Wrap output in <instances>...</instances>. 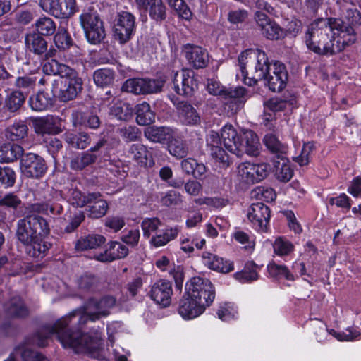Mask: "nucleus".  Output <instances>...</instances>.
<instances>
[{
  "label": "nucleus",
  "mask_w": 361,
  "mask_h": 361,
  "mask_svg": "<svg viewBox=\"0 0 361 361\" xmlns=\"http://www.w3.org/2000/svg\"><path fill=\"white\" fill-rule=\"evenodd\" d=\"M110 114L119 120H127L130 117L132 110L128 104L120 102L110 108Z\"/></svg>",
  "instance_id": "nucleus-62"
},
{
  "label": "nucleus",
  "mask_w": 361,
  "mask_h": 361,
  "mask_svg": "<svg viewBox=\"0 0 361 361\" xmlns=\"http://www.w3.org/2000/svg\"><path fill=\"white\" fill-rule=\"evenodd\" d=\"M204 288H211V281L205 278L200 276L192 277L186 283V294L194 298L200 296L199 293Z\"/></svg>",
  "instance_id": "nucleus-37"
},
{
  "label": "nucleus",
  "mask_w": 361,
  "mask_h": 361,
  "mask_svg": "<svg viewBox=\"0 0 361 361\" xmlns=\"http://www.w3.org/2000/svg\"><path fill=\"white\" fill-rule=\"evenodd\" d=\"M202 258L204 264L210 269L224 274L229 273L234 269V265L232 262L224 261L223 258L219 257L209 252H204Z\"/></svg>",
  "instance_id": "nucleus-25"
},
{
  "label": "nucleus",
  "mask_w": 361,
  "mask_h": 361,
  "mask_svg": "<svg viewBox=\"0 0 361 361\" xmlns=\"http://www.w3.org/2000/svg\"><path fill=\"white\" fill-rule=\"evenodd\" d=\"M166 83L161 77L156 79L131 78L127 80L123 85V90L135 94H148L161 92Z\"/></svg>",
  "instance_id": "nucleus-8"
},
{
  "label": "nucleus",
  "mask_w": 361,
  "mask_h": 361,
  "mask_svg": "<svg viewBox=\"0 0 361 361\" xmlns=\"http://www.w3.org/2000/svg\"><path fill=\"white\" fill-rule=\"evenodd\" d=\"M207 90L210 94L220 97L232 110H238L245 100L246 89L243 87H226L214 79H208Z\"/></svg>",
  "instance_id": "nucleus-6"
},
{
  "label": "nucleus",
  "mask_w": 361,
  "mask_h": 361,
  "mask_svg": "<svg viewBox=\"0 0 361 361\" xmlns=\"http://www.w3.org/2000/svg\"><path fill=\"white\" fill-rule=\"evenodd\" d=\"M99 197H101L99 192H92L85 195L76 188H69L66 193L68 202L76 207H83Z\"/></svg>",
  "instance_id": "nucleus-27"
},
{
  "label": "nucleus",
  "mask_w": 361,
  "mask_h": 361,
  "mask_svg": "<svg viewBox=\"0 0 361 361\" xmlns=\"http://www.w3.org/2000/svg\"><path fill=\"white\" fill-rule=\"evenodd\" d=\"M63 138L69 147L76 149H84L91 143L90 135L85 131L68 130L63 135Z\"/></svg>",
  "instance_id": "nucleus-28"
},
{
  "label": "nucleus",
  "mask_w": 361,
  "mask_h": 361,
  "mask_svg": "<svg viewBox=\"0 0 361 361\" xmlns=\"http://www.w3.org/2000/svg\"><path fill=\"white\" fill-rule=\"evenodd\" d=\"M64 87L61 89L59 98L61 102L73 100L82 90V80L73 70L71 74L64 77Z\"/></svg>",
  "instance_id": "nucleus-19"
},
{
  "label": "nucleus",
  "mask_w": 361,
  "mask_h": 361,
  "mask_svg": "<svg viewBox=\"0 0 361 361\" xmlns=\"http://www.w3.org/2000/svg\"><path fill=\"white\" fill-rule=\"evenodd\" d=\"M263 142L269 151L274 155L273 159H279L287 157L288 145L286 143H282L275 135L267 134Z\"/></svg>",
  "instance_id": "nucleus-30"
},
{
  "label": "nucleus",
  "mask_w": 361,
  "mask_h": 361,
  "mask_svg": "<svg viewBox=\"0 0 361 361\" xmlns=\"http://www.w3.org/2000/svg\"><path fill=\"white\" fill-rule=\"evenodd\" d=\"M71 122L75 128L78 126H84L94 130L98 129L102 123L99 117L97 114L94 113L85 114L78 111H75L71 114Z\"/></svg>",
  "instance_id": "nucleus-29"
},
{
  "label": "nucleus",
  "mask_w": 361,
  "mask_h": 361,
  "mask_svg": "<svg viewBox=\"0 0 361 361\" xmlns=\"http://www.w3.org/2000/svg\"><path fill=\"white\" fill-rule=\"evenodd\" d=\"M36 81V77L32 75L19 76L16 79L14 85L16 90H20L27 96L35 89Z\"/></svg>",
  "instance_id": "nucleus-49"
},
{
  "label": "nucleus",
  "mask_w": 361,
  "mask_h": 361,
  "mask_svg": "<svg viewBox=\"0 0 361 361\" xmlns=\"http://www.w3.org/2000/svg\"><path fill=\"white\" fill-rule=\"evenodd\" d=\"M272 162L276 178L285 183L289 181L293 177V171L287 157L279 159H273Z\"/></svg>",
  "instance_id": "nucleus-36"
},
{
  "label": "nucleus",
  "mask_w": 361,
  "mask_h": 361,
  "mask_svg": "<svg viewBox=\"0 0 361 361\" xmlns=\"http://www.w3.org/2000/svg\"><path fill=\"white\" fill-rule=\"evenodd\" d=\"M16 180L15 171L9 166H0V186L7 189L14 185Z\"/></svg>",
  "instance_id": "nucleus-55"
},
{
  "label": "nucleus",
  "mask_w": 361,
  "mask_h": 361,
  "mask_svg": "<svg viewBox=\"0 0 361 361\" xmlns=\"http://www.w3.org/2000/svg\"><path fill=\"white\" fill-rule=\"evenodd\" d=\"M173 130L169 127L149 126L144 130L145 137L153 142H164L170 139Z\"/></svg>",
  "instance_id": "nucleus-32"
},
{
  "label": "nucleus",
  "mask_w": 361,
  "mask_h": 361,
  "mask_svg": "<svg viewBox=\"0 0 361 361\" xmlns=\"http://www.w3.org/2000/svg\"><path fill=\"white\" fill-rule=\"evenodd\" d=\"M238 157L244 153L257 157L259 154V140L257 135L252 130H245L240 133V142H238Z\"/></svg>",
  "instance_id": "nucleus-16"
},
{
  "label": "nucleus",
  "mask_w": 361,
  "mask_h": 361,
  "mask_svg": "<svg viewBox=\"0 0 361 361\" xmlns=\"http://www.w3.org/2000/svg\"><path fill=\"white\" fill-rule=\"evenodd\" d=\"M27 126L22 121L14 123L6 130V137L11 141H19L27 137Z\"/></svg>",
  "instance_id": "nucleus-45"
},
{
  "label": "nucleus",
  "mask_w": 361,
  "mask_h": 361,
  "mask_svg": "<svg viewBox=\"0 0 361 361\" xmlns=\"http://www.w3.org/2000/svg\"><path fill=\"white\" fill-rule=\"evenodd\" d=\"M202 258L204 264L210 269L224 274L229 273L234 269V265L232 262L224 261L223 258L219 257L209 252H204Z\"/></svg>",
  "instance_id": "nucleus-24"
},
{
  "label": "nucleus",
  "mask_w": 361,
  "mask_h": 361,
  "mask_svg": "<svg viewBox=\"0 0 361 361\" xmlns=\"http://www.w3.org/2000/svg\"><path fill=\"white\" fill-rule=\"evenodd\" d=\"M50 233L47 220L37 214H27L19 219L16 225V238L26 245L27 255L35 258H43L51 244L42 238Z\"/></svg>",
  "instance_id": "nucleus-4"
},
{
  "label": "nucleus",
  "mask_w": 361,
  "mask_h": 361,
  "mask_svg": "<svg viewBox=\"0 0 361 361\" xmlns=\"http://www.w3.org/2000/svg\"><path fill=\"white\" fill-rule=\"evenodd\" d=\"M37 32L41 36L52 35L56 31V23L49 17L40 18L35 23Z\"/></svg>",
  "instance_id": "nucleus-52"
},
{
  "label": "nucleus",
  "mask_w": 361,
  "mask_h": 361,
  "mask_svg": "<svg viewBox=\"0 0 361 361\" xmlns=\"http://www.w3.org/2000/svg\"><path fill=\"white\" fill-rule=\"evenodd\" d=\"M25 44L27 51L39 56L42 59H48L55 56L56 49L48 50V42L40 34L32 32L26 35Z\"/></svg>",
  "instance_id": "nucleus-12"
},
{
  "label": "nucleus",
  "mask_w": 361,
  "mask_h": 361,
  "mask_svg": "<svg viewBox=\"0 0 361 361\" xmlns=\"http://www.w3.org/2000/svg\"><path fill=\"white\" fill-rule=\"evenodd\" d=\"M22 173L27 178L39 179L47 171V165L43 157L35 153L25 154L20 163Z\"/></svg>",
  "instance_id": "nucleus-9"
},
{
  "label": "nucleus",
  "mask_w": 361,
  "mask_h": 361,
  "mask_svg": "<svg viewBox=\"0 0 361 361\" xmlns=\"http://www.w3.org/2000/svg\"><path fill=\"white\" fill-rule=\"evenodd\" d=\"M135 32V17L128 11L118 13L114 25V38L121 44L128 42Z\"/></svg>",
  "instance_id": "nucleus-10"
},
{
  "label": "nucleus",
  "mask_w": 361,
  "mask_h": 361,
  "mask_svg": "<svg viewBox=\"0 0 361 361\" xmlns=\"http://www.w3.org/2000/svg\"><path fill=\"white\" fill-rule=\"evenodd\" d=\"M200 296L192 298L196 300L199 306L204 310L206 307L209 306L215 298L214 287L211 283V288H204L199 293Z\"/></svg>",
  "instance_id": "nucleus-56"
},
{
  "label": "nucleus",
  "mask_w": 361,
  "mask_h": 361,
  "mask_svg": "<svg viewBox=\"0 0 361 361\" xmlns=\"http://www.w3.org/2000/svg\"><path fill=\"white\" fill-rule=\"evenodd\" d=\"M188 62L196 69L205 68L209 63L207 51L197 45L186 44L182 49Z\"/></svg>",
  "instance_id": "nucleus-18"
},
{
  "label": "nucleus",
  "mask_w": 361,
  "mask_h": 361,
  "mask_svg": "<svg viewBox=\"0 0 361 361\" xmlns=\"http://www.w3.org/2000/svg\"><path fill=\"white\" fill-rule=\"evenodd\" d=\"M128 254V248L123 244L111 241L109 247L103 252L94 255V259L101 262H111L116 259L126 257Z\"/></svg>",
  "instance_id": "nucleus-22"
},
{
  "label": "nucleus",
  "mask_w": 361,
  "mask_h": 361,
  "mask_svg": "<svg viewBox=\"0 0 361 361\" xmlns=\"http://www.w3.org/2000/svg\"><path fill=\"white\" fill-rule=\"evenodd\" d=\"M168 148L169 153L178 159L186 157L188 152L186 142L180 139H173L170 142Z\"/></svg>",
  "instance_id": "nucleus-54"
},
{
  "label": "nucleus",
  "mask_w": 361,
  "mask_h": 361,
  "mask_svg": "<svg viewBox=\"0 0 361 361\" xmlns=\"http://www.w3.org/2000/svg\"><path fill=\"white\" fill-rule=\"evenodd\" d=\"M118 133L122 139L127 142L137 140L141 134L140 129L135 126H126L120 128Z\"/></svg>",
  "instance_id": "nucleus-60"
},
{
  "label": "nucleus",
  "mask_w": 361,
  "mask_h": 361,
  "mask_svg": "<svg viewBox=\"0 0 361 361\" xmlns=\"http://www.w3.org/2000/svg\"><path fill=\"white\" fill-rule=\"evenodd\" d=\"M238 66L245 83L249 86L262 80L272 92H281L286 86L288 74L285 65L276 61L271 66L262 50L250 49L243 51L238 56Z\"/></svg>",
  "instance_id": "nucleus-2"
},
{
  "label": "nucleus",
  "mask_w": 361,
  "mask_h": 361,
  "mask_svg": "<svg viewBox=\"0 0 361 361\" xmlns=\"http://www.w3.org/2000/svg\"><path fill=\"white\" fill-rule=\"evenodd\" d=\"M183 91H180V95L191 96L197 88V82L195 79V73L190 69L184 70Z\"/></svg>",
  "instance_id": "nucleus-51"
},
{
  "label": "nucleus",
  "mask_w": 361,
  "mask_h": 361,
  "mask_svg": "<svg viewBox=\"0 0 361 361\" xmlns=\"http://www.w3.org/2000/svg\"><path fill=\"white\" fill-rule=\"evenodd\" d=\"M23 152V148L19 145L5 144L0 147V162H13L18 158H22Z\"/></svg>",
  "instance_id": "nucleus-35"
},
{
  "label": "nucleus",
  "mask_w": 361,
  "mask_h": 361,
  "mask_svg": "<svg viewBox=\"0 0 361 361\" xmlns=\"http://www.w3.org/2000/svg\"><path fill=\"white\" fill-rule=\"evenodd\" d=\"M74 69L69 66L60 63L55 59H51L44 63L43 66V71L47 75H59L61 78H64L68 74H71Z\"/></svg>",
  "instance_id": "nucleus-44"
},
{
  "label": "nucleus",
  "mask_w": 361,
  "mask_h": 361,
  "mask_svg": "<svg viewBox=\"0 0 361 361\" xmlns=\"http://www.w3.org/2000/svg\"><path fill=\"white\" fill-rule=\"evenodd\" d=\"M56 334L64 348H71L76 353H85L92 358L102 360L103 349L98 339H91L88 336H82L79 332L68 331L63 324L58 325V320L53 326H45L39 329L32 336L14 349V354L23 361H49L41 353L33 350L31 345L44 347L51 335Z\"/></svg>",
  "instance_id": "nucleus-1"
},
{
  "label": "nucleus",
  "mask_w": 361,
  "mask_h": 361,
  "mask_svg": "<svg viewBox=\"0 0 361 361\" xmlns=\"http://www.w3.org/2000/svg\"><path fill=\"white\" fill-rule=\"evenodd\" d=\"M342 22L343 26L338 29L341 32V37L349 39L353 36V43L356 40V35L354 27L361 25V13L357 9L349 8L342 18H336Z\"/></svg>",
  "instance_id": "nucleus-20"
},
{
  "label": "nucleus",
  "mask_w": 361,
  "mask_h": 361,
  "mask_svg": "<svg viewBox=\"0 0 361 361\" xmlns=\"http://www.w3.org/2000/svg\"><path fill=\"white\" fill-rule=\"evenodd\" d=\"M247 218L257 231L265 232L270 219V209L262 202L251 204L248 209Z\"/></svg>",
  "instance_id": "nucleus-13"
},
{
  "label": "nucleus",
  "mask_w": 361,
  "mask_h": 361,
  "mask_svg": "<svg viewBox=\"0 0 361 361\" xmlns=\"http://www.w3.org/2000/svg\"><path fill=\"white\" fill-rule=\"evenodd\" d=\"M179 233L178 227L166 228L159 233L153 236L150 240V243L155 247H159L166 245L171 240L175 239Z\"/></svg>",
  "instance_id": "nucleus-42"
},
{
  "label": "nucleus",
  "mask_w": 361,
  "mask_h": 361,
  "mask_svg": "<svg viewBox=\"0 0 361 361\" xmlns=\"http://www.w3.org/2000/svg\"><path fill=\"white\" fill-rule=\"evenodd\" d=\"M260 267L254 262L249 261L245 263L244 269L240 271L236 272L234 276L237 280L243 283L251 282L258 279V271Z\"/></svg>",
  "instance_id": "nucleus-41"
},
{
  "label": "nucleus",
  "mask_w": 361,
  "mask_h": 361,
  "mask_svg": "<svg viewBox=\"0 0 361 361\" xmlns=\"http://www.w3.org/2000/svg\"><path fill=\"white\" fill-rule=\"evenodd\" d=\"M97 157V154H93L90 151L87 150L73 157L71 161L70 166L73 170H82L86 166L95 163Z\"/></svg>",
  "instance_id": "nucleus-40"
},
{
  "label": "nucleus",
  "mask_w": 361,
  "mask_h": 361,
  "mask_svg": "<svg viewBox=\"0 0 361 361\" xmlns=\"http://www.w3.org/2000/svg\"><path fill=\"white\" fill-rule=\"evenodd\" d=\"M93 79L99 87H107L114 82V72L108 68H101L94 71Z\"/></svg>",
  "instance_id": "nucleus-48"
},
{
  "label": "nucleus",
  "mask_w": 361,
  "mask_h": 361,
  "mask_svg": "<svg viewBox=\"0 0 361 361\" xmlns=\"http://www.w3.org/2000/svg\"><path fill=\"white\" fill-rule=\"evenodd\" d=\"M159 175L160 178L166 182L168 185L174 188H180L184 183L183 180L178 179V180H171L173 176V171L169 166H164L160 169Z\"/></svg>",
  "instance_id": "nucleus-61"
},
{
  "label": "nucleus",
  "mask_w": 361,
  "mask_h": 361,
  "mask_svg": "<svg viewBox=\"0 0 361 361\" xmlns=\"http://www.w3.org/2000/svg\"><path fill=\"white\" fill-rule=\"evenodd\" d=\"M27 95L20 90H13L8 94L4 102L5 109L11 113L18 111L25 102Z\"/></svg>",
  "instance_id": "nucleus-39"
},
{
  "label": "nucleus",
  "mask_w": 361,
  "mask_h": 361,
  "mask_svg": "<svg viewBox=\"0 0 361 361\" xmlns=\"http://www.w3.org/2000/svg\"><path fill=\"white\" fill-rule=\"evenodd\" d=\"M99 279L93 274H85L78 279V288L83 292H94L99 286Z\"/></svg>",
  "instance_id": "nucleus-46"
},
{
  "label": "nucleus",
  "mask_w": 361,
  "mask_h": 361,
  "mask_svg": "<svg viewBox=\"0 0 361 361\" xmlns=\"http://www.w3.org/2000/svg\"><path fill=\"white\" fill-rule=\"evenodd\" d=\"M273 248L274 253L277 255L286 256L293 252L294 246L286 239L279 237L275 240L273 244Z\"/></svg>",
  "instance_id": "nucleus-58"
},
{
  "label": "nucleus",
  "mask_w": 361,
  "mask_h": 361,
  "mask_svg": "<svg viewBox=\"0 0 361 361\" xmlns=\"http://www.w3.org/2000/svg\"><path fill=\"white\" fill-rule=\"evenodd\" d=\"M269 274L271 277L282 279L284 278L288 281H294V275L288 270L285 265H278L276 264H270L267 266Z\"/></svg>",
  "instance_id": "nucleus-53"
},
{
  "label": "nucleus",
  "mask_w": 361,
  "mask_h": 361,
  "mask_svg": "<svg viewBox=\"0 0 361 361\" xmlns=\"http://www.w3.org/2000/svg\"><path fill=\"white\" fill-rule=\"evenodd\" d=\"M204 310L199 306V304L192 297L186 293L180 300L178 307V313L184 319H194L200 315Z\"/></svg>",
  "instance_id": "nucleus-26"
},
{
  "label": "nucleus",
  "mask_w": 361,
  "mask_h": 361,
  "mask_svg": "<svg viewBox=\"0 0 361 361\" xmlns=\"http://www.w3.org/2000/svg\"><path fill=\"white\" fill-rule=\"evenodd\" d=\"M29 104L32 110L42 111L50 108L53 102L47 93L39 92L37 94L30 97Z\"/></svg>",
  "instance_id": "nucleus-43"
},
{
  "label": "nucleus",
  "mask_w": 361,
  "mask_h": 361,
  "mask_svg": "<svg viewBox=\"0 0 361 361\" xmlns=\"http://www.w3.org/2000/svg\"><path fill=\"white\" fill-rule=\"evenodd\" d=\"M138 8L149 14L157 23L164 21L167 17V8L162 0H135Z\"/></svg>",
  "instance_id": "nucleus-17"
},
{
  "label": "nucleus",
  "mask_w": 361,
  "mask_h": 361,
  "mask_svg": "<svg viewBox=\"0 0 361 361\" xmlns=\"http://www.w3.org/2000/svg\"><path fill=\"white\" fill-rule=\"evenodd\" d=\"M261 30L262 35L268 39L277 40L283 36V30L274 21L267 24Z\"/></svg>",
  "instance_id": "nucleus-57"
},
{
  "label": "nucleus",
  "mask_w": 361,
  "mask_h": 361,
  "mask_svg": "<svg viewBox=\"0 0 361 361\" xmlns=\"http://www.w3.org/2000/svg\"><path fill=\"white\" fill-rule=\"evenodd\" d=\"M239 173L247 183L254 184L267 177L268 166L265 164L244 163L239 166Z\"/></svg>",
  "instance_id": "nucleus-21"
},
{
  "label": "nucleus",
  "mask_w": 361,
  "mask_h": 361,
  "mask_svg": "<svg viewBox=\"0 0 361 361\" xmlns=\"http://www.w3.org/2000/svg\"><path fill=\"white\" fill-rule=\"evenodd\" d=\"M128 156L138 163H143L147 159L146 147L141 144H133L128 151Z\"/></svg>",
  "instance_id": "nucleus-63"
},
{
  "label": "nucleus",
  "mask_w": 361,
  "mask_h": 361,
  "mask_svg": "<svg viewBox=\"0 0 361 361\" xmlns=\"http://www.w3.org/2000/svg\"><path fill=\"white\" fill-rule=\"evenodd\" d=\"M171 102L176 106L180 121L185 126H197L200 123L201 118L196 109L189 102L179 101L173 97Z\"/></svg>",
  "instance_id": "nucleus-15"
},
{
  "label": "nucleus",
  "mask_w": 361,
  "mask_h": 361,
  "mask_svg": "<svg viewBox=\"0 0 361 361\" xmlns=\"http://www.w3.org/2000/svg\"><path fill=\"white\" fill-rule=\"evenodd\" d=\"M182 202L180 193L173 190H170L162 194L160 198V203L165 207L177 206L181 204Z\"/></svg>",
  "instance_id": "nucleus-59"
},
{
  "label": "nucleus",
  "mask_w": 361,
  "mask_h": 361,
  "mask_svg": "<svg viewBox=\"0 0 361 361\" xmlns=\"http://www.w3.org/2000/svg\"><path fill=\"white\" fill-rule=\"evenodd\" d=\"M39 6L57 18H69L77 11L75 0H39Z\"/></svg>",
  "instance_id": "nucleus-11"
},
{
  "label": "nucleus",
  "mask_w": 361,
  "mask_h": 361,
  "mask_svg": "<svg viewBox=\"0 0 361 361\" xmlns=\"http://www.w3.org/2000/svg\"><path fill=\"white\" fill-rule=\"evenodd\" d=\"M88 207V215L90 218L92 219H99L104 216L108 209L109 205L106 200L100 198H97V200H94Z\"/></svg>",
  "instance_id": "nucleus-47"
},
{
  "label": "nucleus",
  "mask_w": 361,
  "mask_h": 361,
  "mask_svg": "<svg viewBox=\"0 0 361 361\" xmlns=\"http://www.w3.org/2000/svg\"><path fill=\"white\" fill-rule=\"evenodd\" d=\"M221 139L224 147L230 152H238V142H240V133L231 125L224 126L221 130Z\"/></svg>",
  "instance_id": "nucleus-31"
},
{
  "label": "nucleus",
  "mask_w": 361,
  "mask_h": 361,
  "mask_svg": "<svg viewBox=\"0 0 361 361\" xmlns=\"http://www.w3.org/2000/svg\"><path fill=\"white\" fill-rule=\"evenodd\" d=\"M7 315L11 317H24L28 314V310L19 296L11 298L4 306Z\"/></svg>",
  "instance_id": "nucleus-34"
},
{
  "label": "nucleus",
  "mask_w": 361,
  "mask_h": 361,
  "mask_svg": "<svg viewBox=\"0 0 361 361\" xmlns=\"http://www.w3.org/2000/svg\"><path fill=\"white\" fill-rule=\"evenodd\" d=\"M136 121L140 126L150 125L155 121V113L151 109L150 105L143 102L136 106Z\"/></svg>",
  "instance_id": "nucleus-38"
},
{
  "label": "nucleus",
  "mask_w": 361,
  "mask_h": 361,
  "mask_svg": "<svg viewBox=\"0 0 361 361\" xmlns=\"http://www.w3.org/2000/svg\"><path fill=\"white\" fill-rule=\"evenodd\" d=\"M169 5L173 8L178 15L185 20H190L192 12L183 0H166Z\"/></svg>",
  "instance_id": "nucleus-64"
},
{
  "label": "nucleus",
  "mask_w": 361,
  "mask_h": 361,
  "mask_svg": "<svg viewBox=\"0 0 361 361\" xmlns=\"http://www.w3.org/2000/svg\"><path fill=\"white\" fill-rule=\"evenodd\" d=\"M80 23L91 44H99L104 39L106 33L103 22L95 11L83 12L80 16Z\"/></svg>",
  "instance_id": "nucleus-7"
},
{
  "label": "nucleus",
  "mask_w": 361,
  "mask_h": 361,
  "mask_svg": "<svg viewBox=\"0 0 361 361\" xmlns=\"http://www.w3.org/2000/svg\"><path fill=\"white\" fill-rule=\"evenodd\" d=\"M60 121V118L54 116L37 118L33 123L35 130L40 135H58L62 132Z\"/></svg>",
  "instance_id": "nucleus-23"
},
{
  "label": "nucleus",
  "mask_w": 361,
  "mask_h": 361,
  "mask_svg": "<svg viewBox=\"0 0 361 361\" xmlns=\"http://www.w3.org/2000/svg\"><path fill=\"white\" fill-rule=\"evenodd\" d=\"M106 238L98 234H89L81 236L75 245V249L77 251H85L87 250L96 249L103 245Z\"/></svg>",
  "instance_id": "nucleus-33"
},
{
  "label": "nucleus",
  "mask_w": 361,
  "mask_h": 361,
  "mask_svg": "<svg viewBox=\"0 0 361 361\" xmlns=\"http://www.w3.org/2000/svg\"><path fill=\"white\" fill-rule=\"evenodd\" d=\"M54 42L56 47L62 51L69 49L73 44V39L65 27H60L54 35Z\"/></svg>",
  "instance_id": "nucleus-50"
},
{
  "label": "nucleus",
  "mask_w": 361,
  "mask_h": 361,
  "mask_svg": "<svg viewBox=\"0 0 361 361\" xmlns=\"http://www.w3.org/2000/svg\"><path fill=\"white\" fill-rule=\"evenodd\" d=\"M173 288L171 283L166 279H159L152 284L149 295L157 305L167 307L171 302Z\"/></svg>",
  "instance_id": "nucleus-14"
},
{
  "label": "nucleus",
  "mask_w": 361,
  "mask_h": 361,
  "mask_svg": "<svg viewBox=\"0 0 361 361\" xmlns=\"http://www.w3.org/2000/svg\"><path fill=\"white\" fill-rule=\"evenodd\" d=\"M343 26L336 18H319L312 22L305 32V43L313 52L322 56H332L341 52L353 44V36L341 37L338 29Z\"/></svg>",
  "instance_id": "nucleus-3"
},
{
  "label": "nucleus",
  "mask_w": 361,
  "mask_h": 361,
  "mask_svg": "<svg viewBox=\"0 0 361 361\" xmlns=\"http://www.w3.org/2000/svg\"><path fill=\"white\" fill-rule=\"evenodd\" d=\"M116 299L111 295H105L97 300L90 298L87 302L86 310L95 309V312H87L84 310H75L68 315L58 320L59 324H63L68 331L73 333L79 332L82 336H88L91 339H98L103 349V355L105 358V350L104 344L101 338L97 336H91L88 334H82L79 329L82 327L89 320L96 321L102 317H106L109 314V309L114 307L116 305Z\"/></svg>",
  "instance_id": "nucleus-5"
}]
</instances>
